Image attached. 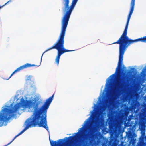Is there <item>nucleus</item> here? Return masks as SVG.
<instances>
[{
  "mask_svg": "<svg viewBox=\"0 0 146 146\" xmlns=\"http://www.w3.org/2000/svg\"><path fill=\"white\" fill-rule=\"evenodd\" d=\"M63 0L64 5L63 9L65 13L62 21L61 31L59 36L54 45L44 52L42 55L41 58H42L43 55L45 53L53 49H56L58 51L56 58H60L61 55L64 53L74 51L66 49L64 48V38L66 29L70 15L78 0Z\"/></svg>",
  "mask_w": 146,
  "mask_h": 146,
  "instance_id": "obj_1",
  "label": "nucleus"
},
{
  "mask_svg": "<svg viewBox=\"0 0 146 146\" xmlns=\"http://www.w3.org/2000/svg\"><path fill=\"white\" fill-rule=\"evenodd\" d=\"M63 0L64 5L63 9L65 13L62 21L61 31L59 36L54 45L44 52L41 58H42L43 54L53 49H56L58 51L57 55L56 58H60L61 55L64 53L74 51L66 49L64 48V38L66 29L70 15L78 0Z\"/></svg>",
  "mask_w": 146,
  "mask_h": 146,
  "instance_id": "obj_2",
  "label": "nucleus"
},
{
  "mask_svg": "<svg viewBox=\"0 0 146 146\" xmlns=\"http://www.w3.org/2000/svg\"><path fill=\"white\" fill-rule=\"evenodd\" d=\"M135 5L130 4V11L128 15L127 22L123 33L116 42L111 44H119V58L118 66L116 69L115 72H121L122 64L124 54L127 48L131 44L135 42L140 41L146 42V36L135 40L130 39L127 36V31L129 22L134 9Z\"/></svg>",
  "mask_w": 146,
  "mask_h": 146,
  "instance_id": "obj_3",
  "label": "nucleus"
},
{
  "mask_svg": "<svg viewBox=\"0 0 146 146\" xmlns=\"http://www.w3.org/2000/svg\"><path fill=\"white\" fill-rule=\"evenodd\" d=\"M128 78H119L118 77L117 80V85L119 89H120L125 86L127 84Z\"/></svg>",
  "mask_w": 146,
  "mask_h": 146,
  "instance_id": "obj_4",
  "label": "nucleus"
},
{
  "mask_svg": "<svg viewBox=\"0 0 146 146\" xmlns=\"http://www.w3.org/2000/svg\"><path fill=\"white\" fill-rule=\"evenodd\" d=\"M96 129V127L95 126H93L91 128L90 133L86 135L84 138V140H82L81 142V144H83L84 145L81 146H84L86 144V142L92 138Z\"/></svg>",
  "mask_w": 146,
  "mask_h": 146,
  "instance_id": "obj_5",
  "label": "nucleus"
},
{
  "mask_svg": "<svg viewBox=\"0 0 146 146\" xmlns=\"http://www.w3.org/2000/svg\"><path fill=\"white\" fill-rule=\"evenodd\" d=\"M40 65H37L35 64H30L27 63L25 64L22 65V66H20L19 68H18L16 70H15L11 74V76H10L9 78H8V79H7L6 80H9L12 76L16 72H17L19 71L20 70H22L24 68H26L28 67H31V66H36L37 67H38Z\"/></svg>",
  "mask_w": 146,
  "mask_h": 146,
  "instance_id": "obj_6",
  "label": "nucleus"
},
{
  "mask_svg": "<svg viewBox=\"0 0 146 146\" xmlns=\"http://www.w3.org/2000/svg\"><path fill=\"white\" fill-rule=\"evenodd\" d=\"M84 128V127H82L80 128V129L79 131L75 133V135H72L70 136L68 138L66 137V138H69V139L68 140V141L69 142L71 143H72L75 140H76L77 139L78 137V136L80 134V131H82Z\"/></svg>",
  "mask_w": 146,
  "mask_h": 146,
  "instance_id": "obj_7",
  "label": "nucleus"
},
{
  "mask_svg": "<svg viewBox=\"0 0 146 146\" xmlns=\"http://www.w3.org/2000/svg\"><path fill=\"white\" fill-rule=\"evenodd\" d=\"M50 144L51 146H62L64 143V140L63 139H59L57 141H54L53 140L51 141L49 138Z\"/></svg>",
  "mask_w": 146,
  "mask_h": 146,
  "instance_id": "obj_8",
  "label": "nucleus"
},
{
  "mask_svg": "<svg viewBox=\"0 0 146 146\" xmlns=\"http://www.w3.org/2000/svg\"><path fill=\"white\" fill-rule=\"evenodd\" d=\"M141 145H144L146 143V135L145 136H141L139 140Z\"/></svg>",
  "mask_w": 146,
  "mask_h": 146,
  "instance_id": "obj_9",
  "label": "nucleus"
},
{
  "mask_svg": "<svg viewBox=\"0 0 146 146\" xmlns=\"http://www.w3.org/2000/svg\"><path fill=\"white\" fill-rule=\"evenodd\" d=\"M102 119L101 117L98 116L96 120L95 123L96 126L99 125L101 123Z\"/></svg>",
  "mask_w": 146,
  "mask_h": 146,
  "instance_id": "obj_10",
  "label": "nucleus"
},
{
  "mask_svg": "<svg viewBox=\"0 0 146 146\" xmlns=\"http://www.w3.org/2000/svg\"><path fill=\"white\" fill-rule=\"evenodd\" d=\"M32 78V76H27V78L26 80V81H31V79Z\"/></svg>",
  "mask_w": 146,
  "mask_h": 146,
  "instance_id": "obj_11",
  "label": "nucleus"
},
{
  "mask_svg": "<svg viewBox=\"0 0 146 146\" xmlns=\"http://www.w3.org/2000/svg\"><path fill=\"white\" fill-rule=\"evenodd\" d=\"M130 4L135 5V0H131Z\"/></svg>",
  "mask_w": 146,
  "mask_h": 146,
  "instance_id": "obj_12",
  "label": "nucleus"
},
{
  "mask_svg": "<svg viewBox=\"0 0 146 146\" xmlns=\"http://www.w3.org/2000/svg\"><path fill=\"white\" fill-rule=\"evenodd\" d=\"M131 70H132L133 71H131L130 72H129V73H133L134 72V70H135V68H131Z\"/></svg>",
  "mask_w": 146,
  "mask_h": 146,
  "instance_id": "obj_13",
  "label": "nucleus"
},
{
  "mask_svg": "<svg viewBox=\"0 0 146 146\" xmlns=\"http://www.w3.org/2000/svg\"><path fill=\"white\" fill-rule=\"evenodd\" d=\"M88 120L87 121H85V124H84V125H85L86 124H87L88 122Z\"/></svg>",
  "mask_w": 146,
  "mask_h": 146,
  "instance_id": "obj_14",
  "label": "nucleus"
},
{
  "mask_svg": "<svg viewBox=\"0 0 146 146\" xmlns=\"http://www.w3.org/2000/svg\"><path fill=\"white\" fill-rule=\"evenodd\" d=\"M131 106L132 108H134L135 107V104H131Z\"/></svg>",
  "mask_w": 146,
  "mask_h": 146,
  "instance_id": "obj_15",
  "label": "nucleus"
},
{
  "mask_svg": "<svg viewBox=\"0 0 146 146\" xmlns=\"http://www.w3.org/2000/svg\"><path fill=\"white\" fill-rule=\"evenodd\" d=\"M5 126H6V124H5Z\"/></svg>",
  "mask_w": 146,
  "mask_h": 146,
  "instance_id": "obj_16",
  "label": "nucleus"
}]
</instances>
